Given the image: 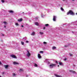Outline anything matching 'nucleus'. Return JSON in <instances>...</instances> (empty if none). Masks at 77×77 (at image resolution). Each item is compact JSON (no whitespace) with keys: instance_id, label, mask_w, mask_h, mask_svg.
I'll return each mask as SVG.
<instances>
[{"instance_id":"1","label":"nucleus","mask_w":77,"mask_h":77,"mask_svg":"<svg viewBox=\"0 0 77 77\" xmlns=\"http://www.w3.org/2000/svg\"><path fill=\"white\" fill-rule=\"evenodd\" d=\"M69 14H70V15H74L75 14L74 12L71 10L69 11L67 13V15H68Z\"/></svg>"},{"instance_id":"2","label":"nucleus","mask_w":77,"mask_h":77,"mask_svg":"<svg viewBox=\"0 0 77 77\" xmlns=\"http://www.w3.org/2000/svg\"><path fill=\"white\" fill-rule=\"evenodd\" d=\"M56 65V64H50L49 66V68H53L54 66H55Z\"/></svg>"},{"instance_id":"3","label":"nucleus","mask_w":77,"mask_h":77,"mask_svg":"<svg viewBox=\"0 0 77 77\" xmlns=\"http://www.w3.org/2000/svg\"><path fill=\"white\" fill-rule=\"evenodd\" d=\"M27 54H26V56L28 57H29V56H30V55H31V54H30V53L28 51H27Z\"/></svg>"},{"instance_id":"4","label":"nucleus","mask_w":77,"mask_h":77,"mask_svg":"<svg viewBox=\"0 0 77 77\" xmlns=\"http://www.w3.org/2000/svg\"><path fill=\"white\" fill-rule=\"evenodd\" d=\"M57 18V17L56 16H53V20L54 21H56V18Z\"/></svg>"},{"instance_id":"5","label":"nucleus","mask_w":77,"mask_h":77,"mask_svg":"<svg viewBox=\"0 0 77 77\" xmlns=\"http://www.w3.org/2000/svg\"><path fill=\"white\" fill-rule=\"evenodd\" d=\"M10 57H12V58H14V59H17V57H16L15 55L14 54L11 55Z\"/></svg>"},{"instance_id":"6","label":"nucleus","mask_w":77,"mask_h":77,"mask_svg":"<svg viewBox=\"0 0 77 77\" xmlns=\"http://www.w3.org/2000/svg\"><path fill=\"white\" fill-rule=\"evenodd\" d=\"M13 63L14 65H19V63L15 61Z\"/></svg>"},{"instance_id":"7","label":"nucleus","mask_w":77,"mask_h":77,"mask_svg":"<svg viewBox=\"0 0 77 77\" xmlns=\"http://www.w3.org/2000/svg\"><path fill=\"white\" fill-rule=\"evenodd\" d=\"M38 57L39 59H41V56L39 54H38Z\"/></svg>"},{"instance_id":"8","label":"nucleus","mask_w":77,"mask_h":77,"mask_svg":"<svg viewBox=\"0 0 77 77\" xmlns=\"http://www.w3.org/2000/svg\"><path fill=\"white\" fill-rule=\"evenodd\" d=\"M23 20V19L22 18L19 19L18 20V22H21Z\"/></svg>"},{"instance_id":"9","label":"nucleus","mask_w":77,"mask_h":77,"mask_svg":"<svg viewBox=\"0 0 77 77\" xmlns=\"http://www.w3.org/2000/svg\"><path fill=\"white\" fill-rule=\"evenodd\" d=\"M52 50H55V49H56V47L55 46H53L52 48Z\"/></svg>"},{"instance_id":"10","label":"nucleus","mask_w":77,"mask_h":77,"mask_svg":"<svg viewBox=\"0 0 77 77\" xmlns=\"http://www.w3.org/2000/svg\"><path fill=\"white\" fill-rule=\"evenodd\" d=\"M59 64L60 65H63V63L62 62H59Z\"/></svg>"},{"instance_id":"11","label":"nucleus","mask_w":77,"mask_h":77,"mask_svg":"<svg viewBox=\"0 0 77 77\" xmlns=\"http://www.w3.org/2000/svg\"><path fill=\"white\" fill-rule=\"evenodd\" d=\"M9 66L8 65H6L4 66V67H5V68H8Z\"/></svg>"},{"instance_id":"12","label":"nucleus","mask_w":77,"mask_h":77,"mask_svg":"<svg viewBox=\"0 0 77 77\" xmlns=\"http://www.w3.org/2000/svg\"><path fill=\"white\" fill-rule=\"evenodd\" d=\"M35 25H36V26H38L39 25V23L38 22H35Z\"/></svg>"},{"instance_id":"13","label":"nucleus","mask_w":77,"mask_h":77,"mask_svg":"<svg viewBox=\"0 0 77 77\" xmlns=\"http://www.w3.org/2000/svg\"><path fill=\"white\" fill-rule=\"evenodd\" d=\"M45 62H48L49 63H50V62H48V59H46L45 60Z\"/></svg>"},{"instance_id":"14","label":"nucleus","mask_w":77,"mask_h":77,"mask_svg":"<svg viewBox=\"0 0 77 77\" xmlns=\"http://www.w3.org/2000/svg\"><path fill=\"white\" fill-rule=\"evenodd\" d=\"M39 34H40V35H43L44 34V32H39Z\"/></svg>"},{"instance_id":"15","label":"nucleus","mask_w":77,"mask_h":77,"mask_svg":"<svg viewBox=\"0 0 77 77\" xmlns=\"http://www.w3.org/2000/svg\"><path fill=\"white\" fill-rule=\"evenodd\" d=\"M10 13H14V11L12 10H10L9 11Z\"/></svg>"},{"instance_id":"16","label":"nucleus","mask_w":77,"mask_h":77,"mask_svg":"<svg viewBox=\"0 0 77 77\" xmlns=\"http://www.w3.org/2000/svg\"><path fill=\"white\" fill-rule=\"evenodd\" d=\"M3 23L4 24H5V25H6V24H8V23H7V22H3Z\"/></svg>"},{"instance_id":"17","label":"nucleus","mask_w":77,"mask_h":77,"mask_svg":"<svg viewBox=\"0 0 77 77\" xmlns=\"http://www.w3.org/2000/svg\"><path fill=\"white\" fill-rule=\"evenodd\" d=\"M31 35H35V32H33L31 34Z\"/></svg>"},{"instance_id":"18","label":"nucleus","mask_w":77,"mask_h":77,"mask_svg":"<svg viewBox=\"0 0 77 77\" xmlns=\"http://www.w3.org/2000/svg\"><path fill=\"white\" fill-rule=\"evenodd\" d=\"M60 9L62 11H64V9L62 7L60 8Z\"/></svg>"},{"instance_id":"19","label":"nucleus","mask_w":77,"mask_h":77,"mask_svg":"<svg viewBox=\"0 0 77 77\" xmlns=\"http://www.w3.org/2000/svg\"><path fill=\"white\" fill-rule=\"evenodd\" d=\"M15 25L16 26H19V24H18V23H15Z\"/></svg>"},{"instance_id":"20","label":"nucleus","mask_w":77,"mask_h":77,"mask_svg":"<svg viewBox=\"0 0 77 77\" xmlns=\"http://www.w3.org/2000/svg\"><path fill=\"white\" fill-rule=\"evenodd\" d=\"M21 44L22 45H24V42H21Z\"/></svg>"},{"instance_id":"21","label":"nucleus","mask_w":77,"mask_h":77,"mask_svg":"<svg viewBox=\"0 0 77 77\" xmlns=\"http://www.w3.org/2000/svg\"><path fill=\"white\" fill-rule=\"evenodd\" d=\"M70 72H73V73H75V72L74 71H73L72 70H69Z\"/></svg>"},{"instance_id":"22","label":"nucleus","mask_w":77,"mask_h":77,"mask_svg":"<svg viewBox=\"0 0 77 77\" xmlns=\"http://www.w3.org/2000/svg\"><path fill=\"white\" fill-rule=\"evenodd\" d=\"M34 66L35 67H37L38 66V65L36 63H34Z\"/></svg>"},{"instance_id":"23","label":"nucleus","mask_w":77,"mask_h":77,"mask_svg":"<svg viewBox=\"0 0 77 77\" xmlns=\"http://www.w3.org/2000/svg\"><path fill=\"white\" fill-rule=\"evenodd\" d=\"M55 76H56V77H60V76H59L58 75H57L56 74H55Z\"/></svg>"},{"instance_id":"24","label":"nucleus","mask_w":77,"mask_h":77,"mask_svg":"<svg viewBox=\"0 0 77 77\" xmlns=\"http://www.w3.org/2000/svg\"><path fill=\"white\" fill-rule=\"evenodd\" d=\"M45 26L46 27H48V26H49V24H46L45 25Z\"/></svg>"},{"instance_id":"25","label":"nucleus","mask_w":77,"mask_h":77,"mask_svg":"<svg viewBox=\"0 0 77 77\" xmlns=\"http://www.w3.org/2000/svg\"><path fill=\"white\" fill-rule=\"evenodd\" d=\"M44 53V51H40V53L41 54H42Z\"/></svg>"},{"instance_id":"26","label":"nucleus","mask_w":77,"mask_h":77,"mask_svg":"<svg viewBox=\"0 0 77 77\" xmlns=\"http://www.w3.org/2000/svg\"><path fill=\"white\" fill-rule=\"evenodd\" d=\"M41 17H42V18H44V15L43 14H42L41 15Z\"/></svg>"},{"instance_id":"27","label":"nucleus","mask_w":77,"mask_h":77,"mask_svg":"<svg viewBox=\"0 0 77 77\" xmlns=\"http://www.w3.org/2000/svg\"><path fill=\"white\" fill-rule=\"evenodd\" d=\"M20 71H23V69H20Z\"/></svg>"},{"instance_id":"28","label":"nucleus","mask_w":77,"mask_h":77,"mask_svg":"<svg viewBox=\"0 0 77 77\" xmlns=\"http://www.w3.org/2000/svg\"><path fill=\"white\" fill-rule=\"evenodd\" d=\"M69 55L70 56H72V54L69 53Z\"/></svg>"},{"instance_id":"29","label":"nucleus","mask_w":77,"mask_h":77,"mask_svg":"<svg viewBox=\"0 0 77 77\" xmlns=\"http://www.w3.org/2000/svg\"><path fill=\"white\" fill-rule=\"evenodd\" d=\"M13 76H15L16 75V74H15V73H13Z\"/></svg>"},{"instance_id":"30","label":"nucleus","mask_w":77,"mask_h":77,"mask_svg":"<svg viewBox=\"0 0 77 77\" xmlns=\"http://www.w3.org/2000/svg\"><path fill=\"white\" fill-rule=\"evenodd\" d=\"M1 2L2 3H4L5 2V1H4V0H2Z\"/></svg>"},{"instance_id":"31","label":"nucleus","mask_w":77,"mask_h":77,"mask_svg":"<svg viewBox=\"0 0 77 77\" xmlns=\"http://www.w3.org/2000/svg\"><path fill=\"white\" fill-rule=\"evenodd\" d=\"M47 42H43L44 44H47Z\"/></svg>"},{"instance_id":"32","label":"nucleus","mask_w":77,"mask_h":77,"mask_svg":"<svg viewBox=\"0 0 77 77\" xmlns=\"http://www.w3.org/2000/svg\"><path fill=\"white\" fill-rule=\"evenodd\" d=\"M29 42L28 41L26 40V43H29Z\"/></svg>"},{"instance_id":"33","label":"nucleus","mask_w":77,"mask_h":77,"mask_svg":"<svg viewBox=\"0 0 77 77\" xmlns=\"http://www.w3.org/2000/svg\"><path fill=\"white\" fill-rule=\"evenodd\" d=\"M23 40H26V38L25 37L23 38Z\"/></svg>"},{"instance_id":"34","label":"nucleus","mask_w":77,"mask_h":77,"mask_svg":"<svg viewBox=\"0 0 77 77\" xmlns=\"http://www.w3.org/2000/svg\"><path fill=\"white\" fill-rule=\"evenodd\" d=\"M66 60H67V58H65V59H64V61H66Z\"/></svg>"},{"instance_id":"35","label":"nucleus","mask_w":77,"mask_h":77,"mask_svg":"<svg viewBox=\"0 0 77 77\" xmlns=\"http://www.w3.org/2000/svg\"><path fill=\"white\" fill-rule=\"evenodd\" d=\"M2 62L1 61H0V65H2Z\"/></svg>"},{"instance_id":"36","label":"nucleus","mask_w":77,"mask_h":77,"mask_svg":"<svg viewBox=\"0 0 77 77\" xmlns=\"http://www.w3.org/2000/svg\"><path fill=\"white\" fill-rule=\"evenodd\" d=\"M5 72H3L2 73V74H3V75H4V74H5Z\"/></svg>"},{"instance_id":"37","label":"nucleus","mask_w":77,"mask_h":77,"mask_svg":"<svg viewBox=\"0 0 77 77\" xmlns=\"http://www.w3.org/2000/svg\"><path fill=\"white\" fill-rule=\"evenodd\" d=\"M55 63H56L57 64L58 63H57V61H56Z\"/></svg>"},{"instance_id":"38","label":"nucleus","mask_w":77,"mask_h":77,"mask_svg":"<svg viewBox=\"0 0 77 77\" xmlns=\"http://www.w3.org/2000/svg\"><path fill=\"white\" fill-rule=\"evenodd\" d=\"M45 27H43V29L45 30Z\"/></svg>"},{"instance_id":"39","label":"nucleus","mask_w":77,"mask_h":77,"mask_svg":"<svg viewBox=\"0 0 77 77\" xmlns=\"http://www.w3.org/2000/svg\"><path fill=\"white\" fill-rule=\"evenodd\" d=\"M21 27H24V26H23V25H21Z\"/></svg>"},{"instance_id":"40","label":"nucleus","mask_w":77,"mask_h":77,"mask_svg":"<svg viewBox=\"0 0 77 77\" xmlns=\"http://www.w3.org/2000/svg\"><path fill=\"white\" fill-rule=\"evenodd\" d=\"M4 27H5V28H6V26H4Z\"/></svg>"},{"instance_id":"41","label":"nucleus","mask_w":77,"mask_h":77,"mask_svg":"<svg viewBox=\"0 0 77 77\" xmlns=\"http://www.w3.org/2000/svg\"><path fill=\"white\" fill-rule=\"evenodd\" d=\"M2 35L3 36H4V35L3 34H2Z\"/></svg>"},{"instance_id":"42","label":"nucleus","mask_w":77,"mask_h":77,"mask_svg":"<svg viewBox=\"0 0 77 77\" xmlns=\"http://www.w3.org/2000/svg\"><path fill=\"white\" fill-rule=\"evenodd\" d=\"M65 47H67V46L65 45L64 46Z\"/></svg>"},{"instance_id":"43","label":"nucleus","mask_w":77,"mask_h":77,"mask_svg":"<svg viewBox=\"0 0 77 77\" xmlns=\"http://www.w3.org/2000/svg\"><path fill=\"white\" fill-rule=\"evenodd\" d=\"M64 2L66 0H62Z\"/></svg>"},{"instance_id":"44","label":"nucleus","mask_w":77,"mask_h":77,"mask_svg":"<svg viewBox=\"0 0 77 77\" xmlns=\"http://www.w3.org/2000/svg\"><path fill=\"white\" fill-rule=\"evenodd\" d=\"M59 65H58V67H59Z\"/></svg>"},{"instance_id":"45","label":"nucleus","mask_w":77,"mask_h":77,"mask_svg":"<svg viewBox=\"0 0 77 77\" xmlns=\"http://www.w3.org/2000/svg\"><path fill=\"white\" fill-rule=\"evenodd\" d=\"M75 0H72V1H74Z\"/></svg>"},{"instance_id":"46","label":"nucleus","mask_w":77,"mask_h":77,"mask_svg":"<svg viewBox=\"0 0 77 77\" xmlns=\"http://www.w3.org/2000/svg\"><path fill=\"white\" fill-rule=\"evenodd\" d=\"M24 12H23V14H24Z\"/></svg>"},{"instance_id":"47","label":"nucleus","mask_w":77,"mask_h":77,"mask_svg":"<svg viewBox=\"0 0 77 77\" xmlns=\"http://www.w3.org/2000/svg\"><path fill=\"white\" fill-rule=\"evenodd\" d=\"M76 15H77V13L76 14Z\"/></svg>"},{"instance_id":"48","label":"nucleus","mask_w":77,"mask_h":77,"mask_svg":"<svg viewBox=\"0 0 77 77\" xmlns=\"http://www.w3.org/2000/svg\"><path fill=\"white\" fill-rule=\"evenodd\" d=\"M0 77H2V76H1V75H0Z\"/></svg>"},{"instance_id":"49","label":"nucleus","mask_w":77,"mask_h":77,"mask_svg":"<svg viewBox=\"0 0 77 77\" xmlns=\"http://www.w3.org/2000/svg\"><path fill=\"white\" fill-rule=\"evenodd\" d=\"M26 77H28V75L26 76Z\"/></svg>"},{"instance_id":"50","label":"nucleus","mask_w":77,"mask_h":77,"mask_svg":"<svg viewBox=\"0 0 77 77\" xmlns=\"http://www.w3.org/2000/svg\"><path fill=\"white\" fill-rule=\"evenodd\" d=\"M36 18V19H37V18Z\"/></svg>"}]
</instances>
